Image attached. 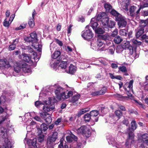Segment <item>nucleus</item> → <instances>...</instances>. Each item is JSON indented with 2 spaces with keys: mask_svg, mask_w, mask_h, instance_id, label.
<instances>
[{
  "mask_svg": "<svg viewBox=\"0 0 148 148\" xmlns=\"http://www.w3.org/2000/svg\"><path fill=\"white\" fill-rule=\"evenodd\" d=\"M128 135L129 138L126 143L125 148H131L130 145L134 144V133L131 132H129ZM107 139L109 144H111L113 146H115L117 148H123V145L124 144L123 143H117L113 138H108L107 137Z\"/></svg>",
  "mask_w": 148,
  "mask_h": 148,
  "instance_id": "1",
  "label": "nucleus"
},
{
  "mask_svg": "<svg viewBox=\"0 0 148 148\" xmlns=\"http://www.w3.org/2000/svg\"><path fill=\"white\" fill-rule=\"evenodd\" d=\"M22 48L23 49L28 50V51L30 53V54L28 55L25 53H23L21 55L19 56V58H20L21 57V58L22 60L27 62L29 63L32 62L31 58H33L34 60H35L37 56L36 53L34 51L32 48H31L29 47H26L24 48L23 47Z\"/></svg>",
  "mask_w": 148,
  "mask_h": 148,
  "instance_id": "2",
  "label": "nucleus"
},
{
  "mask_svg": "<svg viewBox=\"0 0 148 148\" xmlns=\"http://www.w3.org/2000/svg\"><path fill=\"white\" fill-rule=\"evenodd\" d=\"M64 89L60 86H58L55 91L57 98L58 100L62 99H66L69 98L73 95V92L69 91L65 92Z\"/></svg>",
  "mask_w": 148,
  "mask_h": 148,
  "instance_id": "3",
  "label": "nucleus"
},
{
  "mask_svg": "<svg viewBox=\"0 0 148 148\" xmlns=\"http://www.w3.org/2000/svg\"><path fill=\"white\" fill-rule=\"evenodd\" d=\"M7 130L3 127H0V136L2 138H4V142L3 145L8 148H11L13 144V142L11 141L8 138V134Z\"/></svg>",
  "mask_w": 148,
  "mask_h": 148,
  "instance_id": "4",
  "label": "nucleus"
},
{
  "mask_svg": "<svg viewBox=\"0 0 148 148\" xmlns=\"http://www.w3.org/2000/svg\"><path fill=\"white\" fill-rule=\"evenodd\" d=\"M98 17L100 18L101 21L103 22V25L104 26L106 25L110 28L114 27L115 25V22L114 21H109L108 17L106 16V14L104 12H101L98 15Z\"/></svg>",
  "mask_w": 148,
  "mask_h": 148,
  "instance_id": "5",
  "label": "nucleus"
},
{
  "mask_svg": "<svg viewBox=\"0 0 148 148\" xmlns=\"http://www.w3.org/2000/svg\"><path fill=\"white\" fill-rule=\"evenodd\" d=\"M42 108V112L40 113V116L43 118H45V116L48 115V112L52 111L55 108V106L53 103L48 104L46 102H44Z\"/></svg>",
  "mask_w": 148,
  "mask_h": 148,
  "instance_id": "6",
  "label": "nucleus"
},
{
  "mask_svg": "<svg viewBox=\"0 0 148 148\" xmlns=\"http://www.w3.org/2000/svg\"><path fill=\"white\" fill-rule=\"evenodd\" d=\"M141 25L139 26L136 30V36L137 38L139 37L143 33L144 27L147 25H148V18L145 20L141 21Z\"/></svg>",
  "mask_w": 148,
  "mask_h": 148,
  "instance_id": "7",
  "label": "nucleus"
},
{
  "mask_svg": "<svg viewBox=\"0 0 148 148\" xmlns=\"http://www.w3.org/2000/svg\"><path fill=\"white\" fill-rule=\"evenodd\" d=\"M76 132L78 134H81L84 137L86 138L89 137L90 135V130L86 126H82L76 130Z\"/></svg>",
  "mask_w": 148,
  "mask_h": 148,
  "instance_id": "8",
  "label": "nucleus"
},
{
  "mask_svg": "<svg viewBox=\"0 0 148 148\" xmlns=\"http://www.w3.org/2000/svg\"><path fill=\"white\" fill-rule=\"evenodd\" d=\"M25 148H37L39 147L38 143L37 142L36 138L33 140L28 139L27 140V144H25Z\"/></svg>",
  "mask_w": 148,
  "mask_h": 148,
  "instance_id": "9",
  "label": "nucleus"
},
{
  "mask_svg": "<svg viewBox=\"0 0 148 148\" xmlns=\"http://www.w3.org/2000/svg\"><path fill=\"white\" fill-rule=\"evenodd\" d=\"M119 18L117 17L116 21H118V25L119 27H125L127 24L126 19L122 15H119Z\"/></svg>",
  "mask_w": 148,
  "mask_h": 148,
  "instance_id": "10",
  "label": "nucleus"
},
{
  "mask_svg": "<svg viewBox=\"0 0 148 148\" xmlns=\"http://www.w3.org/2000/svg\"><path fill=\"white\" fill-rule=\"evenodd\" d=\"M86 30L82 32V36L85 39H88L92 37V31L88 29L87 26L86 27Z\"/></svg>",
  "mask_w": 148,
  "mask_h": 148,
  "instance_id": "11",
  "label": "nucleus"
},
{
  "mask_svg": "<svg viewBox=\"0 0 148 148\" xmlns=\"http://www.w3.org/2000/svg\"><path fill=\"white\" fill-rule=\"evenodd\" d=\"M37 35L36 33L34 32L31 34L30 36L25 38V39L32 44H34L37 42L38 41Z\"/></svg>",
  "mask_w": 148,
  "mask_h": 148,
  "instance_id": "12",
  "label": "nucleus"
},
{
  "mask_svg": "<svg viewBox=\"0 0 148 148\" xmlns=\"http://www.w3.org/2000/svg\"><path fill=\"white\" fill-rule=\"evenodd\" d=\"M97 44L99 51H103L106 50L107 47H106V45L104 44V43L102 42L101 40L100 39H98L96 42Z\"/></svg>",
  "mask_w": 148,
  "mask_h": 148,
  "instance_id": "13",
  "label": "nucleus"
},
{
  "mask_svg": "<svg viewBox=\"0 0 148 148\" xmlns=\"http://www.w3.org/2000/svg\"><path fill=\"white\" fill-rule=\"evenodd\" d=\"M120 5L122 8L126 11H128V6L129 5V0H119Z\"/></svg>",
  "mask_w": 148,
  "mask_h": 148,
  "instance_id": "14",
  "label": "nucleus"
},
{
  "mask_svg": "<svg viewBox=\"0 0 148 148\" xmlns=\"http://www.w3.org/2000/svg\"><path fill=\"white\" fill-rule=\"evenodd\" d=\"M122 47L124 49H127L130 51V53L132 55L134 53V50L133 48L131 45H130V42L129 41H126L122 45Z\"/></svg>",
  "mask_w": 148,
  "mask_h": 148,
  "instance_id": "15",
  "label": "nucleus"
},
{
  "mask_svg": "<svg viewBox=\"0 0 148 148\" xmlns=\"http://www.w3.org/2000/svg\"><path fill=\"white\" fill-rule=\"evenodd\" d=\"M0 65L3 68H8L11 66L9 62L6 59L0 60Z\"/></svg>",
  "mask_w": 148,
  "mask_h": 148,
  "instance_id": "16",
  "label": "nucleus"
},
{
  "mask_svg": "<svg viewBox=\"0 0 148 148\" xmlns=\"http://www.w3.org/2000/svg\"><path fill=\"white\" fill-rule=\"evenodd\" d=\"M140 143H145L148 146V134H144L141 136L138 139Z\"/></svg>",
  "mask_w": 148,
  "mask_h": 148,
  "instance_id": "17",
  "label": "nucleus"
},
{
  "mask_svg": "<svg viewBox=\"0 0 148 148\" xmlns=\"http://www.w3.org/2000/svg\"><path fill=\"white\" fill-rule=\"evenodd\" d=\"M59 63L60 64L58 65V69H60L64 70V71H62L63 72H66L68 73V71L65 70L67 65L66 61H62L60 62L59 61Z\"/></svg>",
  "mask_w": 148,
  "mask_h": 148,
  "instance_id": "18",
  "label": "nucleus"
},
{
  "mask_svg": "<svg viewBox=\"0 0 148 148\" xmlns=\"http://www.w3.org/2000/svg\"><path fill=\"white\" fill-rule=\"evenodd\" d=\"M80 96L79 94L76 93L73 96L70 100V102H72L73 105H76L78 103V101L80 98Z\"/></svg>",
  "mask_w": 148,
  "mask_h": 148,
  "instance_id": "19",
  "label": "nucleus"
},
{
  "mask_svg": "<svg viewBox=\"0 0 148 148\" xmlns=\"http://www.w3.org/2000/svg\"><path fill=\"white\" fill-rule=\"evenodd\" d=\"M101 38L105 40L107 42L108 45H110L111 44V38L110 36L108 34H106L101 36Z\"/></svg>",
  "mask_w": 148,
  "mask_h": 148,
  "instance_id": "20",
  "label": "nucleus"
},
{
  "mask_svg": "<svg viewBox=\"0 0 148 148\" xmlns=\"http://www.w3.org/2000/svg\"><path fill=\"white\" fill-rule=\"evenodd\" d=\"M91 116L89 114H85L84 116V118L85 121L86 122H88L90 119H92V121L95 122H97L98 121V117L95 118L94 120L91 118Z\"/></svg>",
  "mask_w": 148,
  "mask_h": 148,
  "instance_id": "21",
  "label": "nucleus"
},
{
  "mask_svg": "<svg viewBox=\"0 0 148 148\" xmlns=\"http://www.w3.org/2000/svg\"><path fill=\"white\" fill-rule=\"evenodd\" d=\"M32 48L36 49L39 52L41 51L42 45H41L37 43V42L32 44Z\"/></svg>",
  "mask_w": 148,
  "mask_h": 148,
  "instance_id": "22",
  "label": "nucleus"
},
{
  "mask_svg": "<svg viewBox=\"0 0 148 148\" xmlns=\"http://www.w3.org/2000/svg\"><path fill=\"white\" fill-rule=\"evenodd\" d=\"M66 139L67 141L70 143L73 141V140L76 141L77 140V138L73 134H71L70 136H68L66 137Z\"/></svg>",
  "mask_w": 148,
  "mask_h": 148,
  "instance_id": "23",
  "label": "nucleus"
},
{
  "mask_svg": "<svg viewBox=\"0 0 148 148\" xmlns=\"http://www.w3.org/2000/svg\"><path fill=\"white\" fill-rule=\"evenodd\" d=\"M58 134L57 132H54L53 133L51 136H49L48 137L47 140L49 139L50 141L54 142L58 138Z\"/></svg>",
  "mask_w": 148,
  "mask_h": 148,
  "instance_id": "24",
  "label": "nucleus"
},
{
  "mask_svg": "<svg viewBox=\"0 0 148 148\" xmlns=\"http://www.w3.org/2000/svg\"><path fill=\"white\" fill-rule=\"evenodd\" d=\"M59 61L58 60H55L54 61H52L50 63L51 66L56 70L57 68H58V64L59 63Z\"/></svg>",
  "mask_w": 148,
  "mask_h": 148,
  "instance_id": "25",
  "label": "nucleus"
},
{
  "mask_svg": "<svg viewBox=\"0 0 148 148\" xmlns=\"http://www.w3.org/2000/svg\"><path fill=\"white\" fill-rule=\"evenodd\" d=\"M133 81L132 80H130L129 83H127L124 86V87L125 89V88H128L129 89L127 90H131L133 92Z\"/></svg>",
  "mask_w": 148,
  "mask_h": 148,
  "instance_id": "26",
  "label": "nucleus"
},
{
  "mask_svg": "<svg viewBox=\"0 0 148 148\" xmlns=\"http://www.w3.org/2000/svg\"><path fill=\"white\" fill-rule=\"evenodd\" d=\"M143 3H140V6L138 10L136 12L137 13H139L141 9L148 7V0L146 1H145Z\"/></svg>",
  "mask_w": 148,
  "mask_h": 148,
  "instance_id": "27",
  "label": "nucleus"
},
{
  "mask_svg": "<svg viewBox=\"0 0 148 148\" xmlns=\"http://www.w3.org/2000/svg\"><path fill=\"white\" fill-rule=\"evenodd\" d=\"M95 18H92L91 20L90 24L91 26L94 30L96 28V27L98 25V23L97 22Z\"/></svg>",
  "mask_w": 148,
  "mask_h": 148,
  "instance_id": "28",
  "label": "nucleus"
},
{
  "mask_svg": "<svg viewBox=\"0 0 148 148\" xmlns=\"http://www.w3.org/2000/svg\"><path fill=\"white\" fill-rule=\"evenodd\" d=\"M90 110V108H85L82 109H81L78 112L77 114L78 117H80L81 115L83 114L86 112Z\"/></svg>",
  "mask_w": 148,
  "mask_h": 148,
  "instance_id": "29",
  "label": "nucleus"
},
{
  "mask_svg": "<svg viewBox=\"0 0 148 148\" xmlns=\"http://www.w3.org/2000/svg\"><path fill=\"white\" fill-rule=\"evenodd\" d=\"M77 68L75 66L71 64L69 67V71L68 72L70 74H73L76 71Z\"/></svg>",
  "mask_w": 148,
  "mask_h": 148,
  "instance_id": "30",
  "label": "nucleus"
},
{
  "mask_svg": "<svg viewBox=\"0 0 148 148\" xmlns=\"http://www.w3.org/2000/svg\"><path fill=\"white\" fill-rule=\"evenodd\" d=\"M61 54V53L60 51H55L51 55V58L52 59H56L60 56Z\"/></svg>",
  "mask_w": 148,
  "mask_h": 148,
  "instance_id": "31",
  "label": "nucleus"
},
{
  "mask_svg": "<svg viewBox=\"0 0 148 148\" xmlns=\"http://www.w3.org/2000/svg\"><path fill=\"white\" fill-rule=\"evenodd\" d=\"M136 8L134 6H132L131 7L130 9V15L132 16H135L137 15V14L138 13H137V12L135 13L134 11L136 9Z\"/></svg>",
  "mask_w": 148,
  "mask_h": 148,
  "instance_id": "32",
  "label": "nucleus"
},
{
  "mask_svg": "<svg viewBox=\"0 0 148 148\" xmlns=\"http://www.w3.org/2000/svg\"><path fill=\"white\" fill-rule=\"evenodd\" d=\"M63 139L62 138H61L60 140V143L58 146V148H68V145H64L63 146ZM69 148H73V147L71 145L70 146Z\"/></svg>",
  "mask_w": 148,
  "mask_h": 148,
  "instance_id": "33",
  "label": "nucleus"
},
{
  "mask_svg": "<svg viewBox=\"0 0 148 148\" xmlns=\"http://www.w3.org/2000/svg\"><path fill=\"white\" fill-rule=\"evenodd\" d=\"M18 41V39H16L14 41V43H15V44H12L10 45L9 47V50L10 51H11L14 50L16 48V42L17 43Z\"/></svg>",
  "mask_w": 148,
  "mask_h": 148,
  "instance_id": "34",
  "label": "nucleus"
},
{
  "mask_svg": "<svg viewBox=\"0 0 148 148\" xmlns=\"http://www.w3.org/2000/svg\"><path fill=\"white\" fill-rule=\"evenodd\" d=\"M91 48L94 50L95 51H99L97 42L96 43L94 41H92L91 42Z\"/></svg>",
  "mask_w": 148,
  "mask_h": 148,
  "instance_id": "35",
  "label": "nucleus"
},
{
  "mask_svg": "<svg viewBox=\"0 0 148 148\" xmlns=\"http://www.w3.org/2000/svg\"><path fill=\"white\" fill-rule=\"evenodd\" d=\"M122 40V38L119 36H116L114 39V42L117 44H119Z\"/></svg>",
  "mask_w": 148,
  "mask_h": 148,
  "instance_id": "36",
  "label": "nucleus"
},
{
  "mask_svg": "<svg viewBox=\"0 0 148 148\" xmlns=\"http://www.w3.org/2000/svg\"><path fill=\"white\" fill-rule=\"evenodd\" d=\"M111 14L113 16H115L116 20L117 17L119 18V15H121L119 13H118L116 11L114 10H112L110 12Z\"/></svg>",
  "mask_w": 148,
  "mask_h": 148,
  "instance_id": "37",
  "label": "nucleus"
},
{
  "mask_svg": "<svg viewBox=\"0 0 148 148\" xmlns=\"http://www.w3.org/2000/svg\"><path fill=\"white\" fill-rule=\"evenodd\" d=\"M54 143L50 141V139L47 140V148H54L53 145Z\"/></svg>",
  "mask_w": 148,
  "mask_h": 148,
  "instance_id": "38",
  "label": "nucleus"
},
{
  "mask_svg": "<svg viewBox=\"0 0 148 148\" xmlns=\"http://www.w3.org/2000/svg\"><path fill=\"white\" fill-rule=\"evenodd\" d=\"M25 67H22L23 70L25 73H30L31 69L29 68L28 66L26 64H25Z\"/></svg>",
  "mask_w": 148,
  "mask_h": 148,
  "instance_id": "39",
  "label": "nucleus"
},
{
  "mask_svg": "<svg viewBox=\"0 0 148 148\" xmlns=\"http://www.w3.org/2000/svg\"><path fill=\"white\" fill-rule=\"evenodd\" d=\"M27 23H23L21 24L18 27H16L15 29L16 30H19L25 28L26 26Z\"/></svg>",
  "mask_w": 148,
  "mask_h": 148,
  "instance_id": "40",
  "label": "nucleus"
},
{
  "mask_svg": "<svg viewBox=\"0 0 148 148\" xmlns=\"http://www.w3.org/2000/svg\"><path fill=\"white\" fill-rule=\"evenodd\" d=\"M44 102H41V101H36L35 103V105L36 107L37 108H40L41 106H42L44 105Z\"/></svg>",
  "mask_w": 148,
  "mask_h": 148,
  "instance_id": "41",
  "label": "nucleus"
},
{
  "mask_svg": "<svg viewBox=\"0 0 148 148\" xmlns=\"http://www.w3.org/2000/svg\"><path fill=\"white\" fill-rule=\"evenodd\" d=\"M40 129L41 130H40V133L42 132V131H45L48 129V127L47 125L45 123H42L40 126Z\"/></svg>",
  "mask_w": 148,
  "mask_h": 148,
  "instance_id": "42",
  "label": "nucleus"
},
{
  "mask_svg": "<svg viewBox=\"0 0 148 148\" xmlns=\"http://www.w3.org/2000/svg\"><path fill=\"white\" fill-rule=\"evenodd\" d=\"M131 129L133 130H135L137 128V125L136 121L134 120H133L131 122Z\"/></svg>",
  "mask_w": 148,
  "mask_h": 148,
  "instance_id": "43",
  "label": "nucleus"
},
{
  "mask_svg": "<svg viewBox=\"0 0 148 148\" xmlns=\"http://www.w3.org/2000/svg\"><path fill=\"white\" fill-rule=\"evenodd\" d=\"M115 114L118 117L117 120L119 119L122 115V113L119 110H117L115 112Z\"/></svg>",
  "mask_w": 148,
  "mask_h": 148,
  "instance_id": "44",
  "label": "nucleus"
},
{
  "mask_svg": "<svg viewBox=\"0 0 148 148\" xmlns=\"http://www.w3.org/2000/svg\"><path fill=\"white\" fill-rule=\"evenodd\" d=\"M94 30L95 33L98 34H102L104 32L103 30L101 28H96Z\"/></svg>",
  "mask_w": 148,
  "mask_h": 148,
  "instance_id": "45",
  "label": "nucleus"
},
{
  "mask_svg": "<svg viewBox=\"0 0 148 148\" xmlns=\"http://www.w3.org/2000/svg\"><path fill=\"white\" fill-rule=\"evenodd\" d=\"M99 113L97 110H94L90 112V115L92 117L96 116L99 114Z\"/></svg>",
  "mask_w": 148,
  "mask_h": 148,
  "instance_id": "46",
  "label": "nucleus"
},
{
  "mask_svg": "<svg viewBox=\"0 0 148 148\" xmlns=\"http://www.w3.org/2000/svg\"><path fill=\"white\" fill-rule=\"evenodd\" d=\"M11 23L10 22L8 21H7V18H5L3 22V25L6 27H8L10 24Z\"/></svg>",
  "mask_w": 148,
  "mask_h": 148,
  "instance_id": "47",
  "label": "nucleus"
},
{
  "mask_svg": "<svg viewBox=\"0 0 148 148\" xmlns=\"http://www.w3.org/2000/svg\"><path fill=\"white\" fill-rule=\"evenodd\" d=\"M119 71L122 72L126 73L127 72L126 68L125 66H120L119 68Z\"/></svg>",
  "mask_w": 148,
  "mask_h": 148,
  "instance_id": "48",
  "label": "nucleus"
},
{
  "mask_svg": "<svg viewBox=\"0 0 148 148\" xmlns=\"http://www.w3.org/2000/svg\"><path fill=\"white\" fill-rule=\"evenodd\" d=\"M104 7L106 9V11L107 12H109V10H110L112 8L111 6L108 3H105Z\"/></svg>",
  "mask_w": 148,
  "mask_h": 148,
  "instance_id": "49",
  "label": "nucleus"
},
{
  "mask_svg": "<svg viewBox=\"0 0 148 148\" xmlns=\"http://www.w3.org/2000/svg\"><path fill=\"white\" fill-rule=\"evenodd\" d=\"M76 145L75 147H73V148H83V145L82 144V143L80 141H78L76 142Z\"/></svg>",
  "mask_w": 148,
  "mask_h": 148,
  "instance_id": "50",
  "label": "nucleus"
},
{
  "mask_svg": "<svg viewBox=\"0 0 148 148\" xmlns=\"http://www.w3.org/2000/svg\"><path fill=\"white\" fill-rule=\"evenodd\" d=\"M44 137L45 136L43 135H40L38 138V140L39 142H43L44 141Z\"/></svg>",
  "mask_w": 148,
  "mask_h": 148,
  "instance_id": "51",
  "label": "nucleus"
},
{
  "mask_svg": "<svg viewBox=\"0 0 148 148\" xmlns=\"http://www.w3.org/2000/svg\"><path fill=\"white\" fill-rule=\"evenodd\" d=\"M107 89L106 87H103L101 90H99L100 95L104 94L106 92Z\"/></svg>",
  "mask_w": 148,
  "mask_h": 148,
  "instance_id": "52",
  "label": "nucleus"
},
{
  "mask_svg": "<svg viewBox=\"0 0 148 148\" xmlns=\"http://www.w3.org/2000/svg\"><path fill=\"white\" fill-rule=\"evenodd\" d=\"M36 123L33 121H32L31 119L28 120L26 122L27 125H35Z\"/></svg>",
  "mask_w": 148,
  "mask_h": 148,
  "instance_id": "53",
  "label": "nucleus"
},
{
  "mask_svg": "<svg viewBox=\"0 0 148 148\" xmlns=\"http://www.w3.org/2000/svg\"><path fill=\"white\" fill-rule=\"evenodd\" d=\"M56 45L55 44L53 43H51L50 45V49L51 52H53L56 49Z\"/></svg>",
  "mask_w": 148,
  "mask_h": 148,
  "instance_id": "54",
  "label": "nucleus"
},
{
  "mask_svg": "<svg viewBox=\"0 0 148 148\" xmlns=\"http://www.w3.org/2000/svg\"><path fill=\"white\" fill-rule=\"evenodd\" d=\"M127 31L124 29H121L120 31V34L122 36H126L127 34Z\"/></svg>",
  "mask_w": 148,
  "mask_h": 148,
  "instance_id": "55",
  "label": "nucleus"
},
{
  "mask_svg": "<svg viewBox=\"0 0 148 148\" xmlns=\"http://www.w3.org/2000/svg\"><path fill=\"white\" fill-rule=\"evenodd\" d=\"M28 24L31 27H33L34 26V23L33 19L32 18L29 20Z\"/></svg>",
  "mask_w": 148,
  "mask_h": 148,
  "instance_id": "56",
  "label": "nucleus"
},
{
  "mask_svg": "<svg viewBox=\"0 0 148 148\" xmlns=\"http://www.w3.org/2000/svg\"><path fill=\"white\" fill-rule=\"evenodd\" d=\"M132 42L134 45H140L141 44V42L138 41L135 39H133L132 40Z\"/></svg>",
  "mask_w": 148,
  "mask_h": 148,
  "instance_id": "57",
  "label": "nucleus"
},
{
  "mask_svg": "<svg viewBox=\"0 0 148 148\" xmlns=\"http://www.w3.org/2000/svg\"><path fill=\"white\" fill-rule=\"evenodd\" d=\"M14 71L16 73H18L20 71L21 67L18 65L16 66L15 65L14 66Z\"/></svg>",
  "mask_w": 148,
  "mask_h": 148,
  "instance_id": "58",
  "label": "nucleus"
},
{
  "mask_svg": "<svg viewBox=\"0 0 148 148\" xmlns=\"http://www.w3.org/2000/svg\"><path fill=\"white\" fill-rule=\"evenodd\" d=\"M45 117L46 116H45ZM45 119L46 122L47 123H49L51 122L52 121L51 118L49 116L48 117H47L46 118H45Z\"/></svg>",
  "mask_w": 148,
  "mask_h": 148,
  "instance_id": "59",
  "label": "nucleus"
},
{
  "mask_svg": "<svg viewBox=\"0 0 148 148\" xmlns=\"http://www.w3.org/2000/svg\"><path fill=\"white\" fill-rule=\"evenodd\" d=\"M141 38L142 40L145 39L146 42L148 43V35L147 36L146 35L144 34L142 36Z\"/></svg>",
  "mask_w": 148,
  "mask_h": 148,
  "instance_id": "60",
  "label": "nucleus"
},
{
  "mask_svg": "<svg viewBox=\"0 0 148 148\" xmlns=\"http://www.w3.org/2000/svg\"><path fill=\"white\" fill-rule=\"evenodd\" d=\"M56 42L60 46H62L63 45V43L62 41L59 40L57 39H55Z\"/></svg>",
  "mask_w": 148,
  "mask_h": 148,
  "instance_id": "61",
  "label": "nucleus"
},
{
  "mask_svg": "<svg viewBox=\"0 0 148 148\" xmlns=\"http://www.w3.org/2000/svg\"><path fill=\"white\" fill-rule=\"evenodd\" d=\"M118 34V30L115 29L112 32L111 36L112 37H115Z\"/></svg>",
  "mask_w": 148,
  "mask_h": 148,
  "instance_id": "62",
  "label": "nucleus"
},
{
  "mask_svg": "<svg viewBox=\"0 0 148 148\" xmlns=\"http://www.w3.org/2000/svg\"><path fill=\"white\" fill-rule=\"evenodd\" d=\"M91 95L93 96H96L98 95H100L99 91H95L91 93Z\"/></svg>",
  "mask_w": 148,
  "mask_h": 148,
  "instance_id": "63",
  "label": "nucleus"
},
{
  "mask_svg": "<svg viewBox=\"0 0 148 148\" xmlns=\"http://www.w3.org/2000/svg\"><path fill=\"white\" fill-rule=\"evenodd\" d=\"M138 142V145H139L140 147L141 148H145V146L144 145V144L145 143H140L139 141Z\"/></svg>",
  "mask_w": 148,
  "mask_h": 148,
  "instance_id": "64",
  "label": "nucleus"
}]
</instances>
